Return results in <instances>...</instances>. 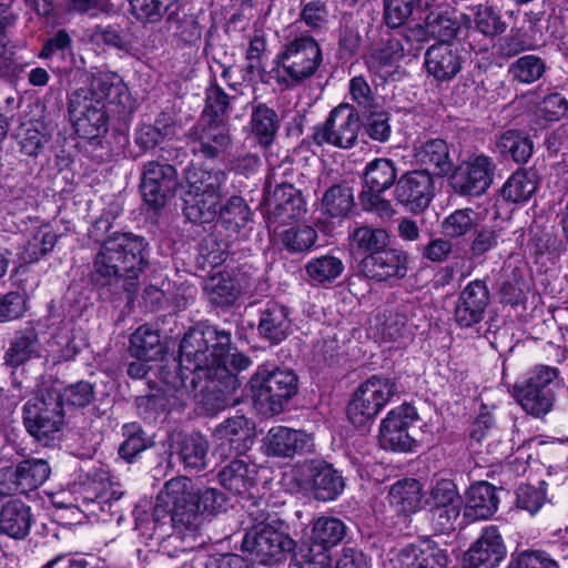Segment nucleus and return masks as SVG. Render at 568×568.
Listing matches in <instances>:
<instances>
[{
    "label": "nucleus",
    "instance_id": "obj_1",
    "mask_svg": "<svg viewBox=\"0 0 568 568\" xmlns=\"http://www.w3.org/2000/svg\"><path fill=\"white\" fill-rule=\"evenodd\" d=\"M144 239L133 233H113L101 244L93 261V276L101 285L125 281V291L134 293L135 280L148 266Z\"/></svg>",
    "mask_w": 568,
    "mask_h": 568
},
{
    "label": "nucleus",
    "instance_id": "obj_2",
    "mask_svg": "<svg viewBox=\"0 0 568 568\" xmlns=\"http://www.w3.org/2000/svg\"><path fill=\"white\" fill-rule=\"evenodd\" d=\"M164 501L170 508L173 530L182 539H195L203 514L219 513L224 496L214 488L195 489L186 477H176L165 484Z\"/></svg>",
    "mask_w": 568,
    "mask_h": 568
},
{
    "label": "nucleus",
    "instance_id": "obj_3",
    "mask_svg": "<svg viewBox=\"0 0 568 568\" xmlns=\"http://www.w3.org/2000/svg\"><path fill=\"white\" fill-rule=\"evenodd\" d=\"M276 81L285 88L301 85L311 79L323 62V52L317 40L303 33L286 40L274 60Z\"/></svg>",
    "mask_w": 568,
    "mask_h": 568
},
{
    "label": "nucleus",
    "instance_id": "obj_4",
    "mask_svg": "<svg viewBox=\"0 0 568 568\" xmlns=\"http://www.w3.org/2000/svg\"><path fill=\"white\" fill-rule=\"evenodd\" d=\"M255 408L265 416L276 415L298 389V378L291 369L260 367L250 381Z\"/></svg>",
    "mask_w": 568,
    "mask_h": 568
},
{
    "label": "nucleus",
    "instance_id": "obj_5",
    "mask_svg": "<svg viewBox=\"0 0 568 568\" xmlns=\"http://www.w3.org/2000/svg\"><path fill=\"white\" fill-rule=\"evenodd\" d=\"M231 344L227 332L213 327L192 328L185 333L180 345V365L189 371H205L211 377L214 362L222 361L223 351Z\"/></svg>",
    "mask_w": 568,
    "mask_h": 568
},
{
    "label": "nucleus",
    "instance_id": "obj_6",
    "mask_svg": "<svg viewBox=\"0 0 568 568\" xmlns=\"http://www.w3.org/2000/svg\"><path fill=\"white\" fill-rule=\"evenodd\" d=\"M65 410L55 390H45L29 399L23 407V422L28 433L38 442L48 444L64 426Z\"/></svg>",
    "mask_w": 568,
    "mask_h": 568
},
{
    "label": "nucleus",
    "instance_id": "obj_7",
    "mask_svg": "<svg viewBox=\"0 0 568 568\" xmlns=\"http://www.w3.org/2000/svg\"><path fill=\"white\" fill-rule=\"evenodd\" d=\"M396 393L397 385L393 379L377 375L369 377L357 387L348 404L351 423L356 427L372 423Z\"/></svg>",
    "mask_w": 568,
    "mask_h": 568
},
{
    "label": "nucleus",
    "instance_id": "obj_8",
    "mask_svg": "<svg viewBox=\"0 0 568 568\" xmlns=\"http://www.w3.org/2000/svg\"><path fill=\"white\" fill-rule=\"evenodd\" d=\"M560 384L559 371L550 366H538L521 384L514 386V397L525 412L541 417L554 405V387Z\"/></svg>",
    "mask_w": 568,
    "mask_h": 568
},
{
    "label": "nucleus",
    "instance_id": "obj_9",
    "mask_svg": "<svg viewBox=\"0 0 568 568\" xmlns=\"http://www.w3.org/2000/svg\"><path fill=\"white\" fill-rule=\"evenodd\" d=\"M361 130L356 110L347 103L334 108L326 121L314 129L313 140L317 145H332L339 149L353 148Z\"/></svg>",
    "mask_w": 568,
    "mask_h": 568
},
{
    "label": "nucleus",
    "instance_id": "obj_10",
    "mask_svg": "<svg viewBox=\"0 0 568 568\" xmlns=\"http://www.w3.org/2000/svg\"><path fill=\"white\" fill-rule=\"evenodd\" d=\"M416 409L407 404L390 409L381 420L378 442L382 448L394 452H410L416 440L410 428L417 420Z\"/></svg>",
    "mask_w": 568,
    "mask_h": 568
},
{
    "label": "nucleus",
    "instance_id": "obj_11",
    "mask_svg": "<svg viewBox=\"0 0 568 568\" xmlns=\"http://www.w3.org/2000/svg\"><path fill=\"white\" fill-rule=\"evenodd\" d=\"M495 165L486 155H471L450 174V185L460 195L479 196L489 189Z\"/></svg>",
    "mask_w": 568,
    "mask_h": 568
},
{
    "label": "nucleus",
    "instance_id": "obj_12",
    "mask_svg": "<svg viewBox=\"0 0 568 568\" xmlns=\"http://www.w3.org/2000/svg\"><path fill=\"white\" fill-rule=\"evenodd\" d=\"M89 91H73L69 98V113L77 133L84 139H97L108 131L105 105L88 99Z\"/></svg>",
    "mask_w": 568,
    "mask_h": 568
},
{
    "label": "nucleus",
    "instance_id": "obj_13",
    "mask_svg": "<svg viewBox=\"0 0 568 568\" xmlns=\"http://www.w3.org/2000/svg\"><path fill=\"white\" fill-rule=\"evenodd\" d=\"M294 540L271 526L257 525L250 529L242 541V549L253 555L261 564L280 560L294 549Z\"/></svg>",
    "mask_w": 568,
    "mask_h": 568
},
{
    "label": "nucleus",
    "instance_id": "obj_14",
    "mask_svg": "<svg viewBox=\"0 0 568 568\" xmlns=\"http://www.w3.org/2000/svg\"><path fill=\"white\" fill-rule=\"evenodd\" d=\"M178 185V172L173 165L155 161L144 165L141 194L152 209L164 206L166 201L174 196Z\"/></svg>",
    "mask_w": 568,
    "mask_h": 568
},
{
    "label": "nucleus",
    "instance_id": "obj_15",
    "mask_svg": "<svg viewBox=\"0 0 568 568\" xmlns=\"http://www.w3.org/2000/svg\"><path fill=\"white\" fill-rule=\"evenodd\" d=\"M397 171L388 159H375L371 161L364 172L366 190L361 194V202L365 210L376 212H389L390 204L379 194L388 190L395 182Z\"/></svg>",
    "mask_w": 568,
    "mask_h": 568
},
{
    "label": "nucleus",
    "instance_id": "obj_16",
    "mask_svg": "<svg viewBox=\"0 0 568 568\" xmlns=\"http://www.w3.org/2000/svg\"><path fill=\"white\" fill-rule=\"evenodd\" d=\"M427 504L442 531L454 528V524L460 515L463 500L453 480L437 479L430 488Z\"/></svg>",
    "mask_w": 568,
    "mask_h": 568
},
{
    "label": "nucleus",
    "instance_id": "obj_17",
    "mask_svg": "<svg viewBox=\"0 0 568 568\" xmlns=\"http://www.w3.org/2000/svg\"><path fill=\"white\" fill-rule=\"evenodd\" d=\"M358 267L365 277L375 281L403 278L407 273L408 256L404 251L385 247L378 252L366 254Z\"/></svg>",
    "mask_w": 568,
    "mask_h": 568
},
{
    "label": "nucleus",
    "instance_id": "obj_18",
    "mask_svg": "<svg viewBox=\"0 0 568 568\" xmlns=\"http://www.w3.org/2000/svg\"><path fill=\"white\" fill-rule=\"evenodd\" d=\"M213 440L216 445V452L221 456L231 453H245L253 444V429L250 420L244 416L226 419L215 428Z\"/></svg>",
    "mask_w": 568,
    "mask_h": 568
},
{
    "label": "nucleus",
    "instance_id": "obj_19",
    "mask_svg": "<svg viewBox=\"0 0 568 568\" xmlns=\"http://www.w3.org/2000/svg\"><path fill=\"white\" fill-rule=\"evenodd\" d=\"M506 547L497 527L483 530L478 540L464 555L465 568H495L504 559Z\"/></svg>",
    "mask_w": 568,
    "mask_h": 568
},
{
    "label": "nucleus",
    "instance_id": "obj_20",
    "mask_svg": "<svg viewBox=\"0 0 568 568\" xmlns=\"http://www.w3.org/2000/svg\"><path fill=\"white\" fill-rule=\"evenodd\" d=\"M395 192L397 200L409 211H423L434 195L433 179L426 171L408 172L399 179Z\"/></svg>",
    "mask_w": 568,
    "mask_h": 568
},
{
    "label": "nucleus",
    "instance_id": "obj_21",
    "mask_svg": "<svg viewBox=\"0 0 568 568\" xmlns=\"http://www.w3.org/2000/svg\"><path fill=\"white\" fill-rule=\"evenodd\" d=\"M303 486L311 490L317 500H334L344 489L342 475L331 465L312 463L303 470Z\"/></svg>",
    "mask_w": 568,
    "mask_h": 568
},
{
    "label": "nucleus",
    "instance_id": "obj_22",
    "mask_svg": "<svg viewBox=\"0 0 568 568\" xmlns=\"http://www.w3.org/2000/svg\"><path fill=\"white\" fill-rule=\"evenodd\" d=\"M263 443L265 453L276 457H292L295 454L308 452L314 446L311 434L286 426L272 427Z\"/></svg>",
    "mask_w": 568,
    "mask_h": 568
},
{
    "label": "nucleus",
    "instance_id": "obj_23",
    "mask_svg": "<svg viewBox=\"0 0 568 568\" xmlns=\"http://www.w3.org/2000/svg\"><path fill=\"white\" fill-rule=\"evenodd\" d=\"M489 302V293L481 281L468 283L455 305V320L459 326L470 327L479 323Z\"/></svg>",
    "mask_w": 568,
    "mask_h": 568
},
{
    "label": "nucleus",
    "instance_id": "obj_24",
    "mask_svg": "<svg viewBox=\"0 0 568 568\" xmlns=\"http://www.w3.org/2000/svg\"><path fill=\"white\" fill-rule=\"evenodd\" d=\"M204 123L195 128L192 135L195 143L194 153L206 159H214L231 144L227 125L222 120H202Z\"/></svg>",
    "mask_w": 568,
    "mask_h": 568
},
{
    "label": "nucleus",
    "instance_id": "obj_25",
    "mask_svg": "<svg viewBox=\"0 0 568 568\" xmlns=\"http://www.w3.org/2000/svg\"><path fill=\"white\" fill-rule=\"evenodd\" d=\"M425 67L436 80L448 81L460 71L462 57L454 44L439 42L427 49Z\"/></svg>",
    "mask_w": 568,
    "mask_h": 568
},
{
    "label": "nucleus",
    "instance_id": "obj_26",
    "mask_svg": "<svg viewBox=\"0 0 568 568\" xmlns=\"http://www.w3.org/2000/svg\"><path fill=\"white\" fill-rule=\"evenodd\" d=\"M393 561L394 568H446L448 556L445 550L424 542L403 548Z\"/></svg>",
    "mask_w": 568,
    "mask_h": 568
},
{
    "label": "nucleus",
    "instance_id": "obj_27",
    "mask_svg": "<svg viewBox=\"0 0 568 568\" xmlns=\"http://www.w3.org/2000/svg\"><path fill=\"white\" fill-rule=\"evenodd\" d=\"M498 501L493 485L486 481L476 483L467 490L464 515L469 520L487 519L496 513Z\"/></svg>",
    "mask_w": 568,
    "mask_h": 568
},
{
    "label": "nucleus",
    "instance_id": "obj_28",
    "mask_svg": "<svg viewBox=\"0 0 568 568\" xmlns=\"http://www.w3.org/2000/svg\"><path fill=\"white\" fill-rule=\"evenodd\" d=\"M221 199V190H210L205 193L184 192V214L192 222L209 223L216 217Z\"/></svg>",
    "mask_w": 568,
    "mask_h": 568
},
{
    "label": "nucleus",
    "instance_id": "obj_29",
    "mask_svg": "<svg viewBox=\"0 0 568 568\" xmlns=\"http://www.w3.org/2000/svg\"><path fill=\"white\" fill-rule=\"evenodd\" d=\"M75 91H89L88 99L109 103H122L126 95V87L121 78L115 73L100 72L94 74L89 85L77 89Z\"/></svg>",
    "mask_w": 568,
    "mask_h": 568
},
{
    "label": "nucleus",
    "instance_id": "obj_30",
    "mask_svg": "<svg viewBox=\"0 0 568 568\" xmlns=\"http://www.w3.org/2000/svg\"><path fill=\"white\" fill-rule=\"evenodd\" d=\"M422 485L417 479L405 478L394 483L388 490V505L397 513H416L422 503Z\"/></svg>",
    "mask_w": 568,
    "mask_h": 568
},
{
    "label": "nucleus",
    "instance_id": "obj_31",
    "mask_svg": "<svg viewBox=\"0 0 568 568\" xmlns=\"http://www.w3.org/2000/svg\"><path fill=\"white\" fill-rule=\"evenodd\" d=\"M31 524V509L22 501L10 500L0 511V531L11 538H24L30 530Z\"/></svg>",
    "mask_w": 568,
    "mask_h": 568
},
{
    "label": "nucleus",
    "instance_id": "obj_32",
    "mask_svg": "<svg viewBox=\"0 0 568 568\" xmlns=\"http://www.w3.org/2000/svg\"><path fill=\"white\" fill-rule=\"evenodd\" d=\"M266 207L276 220H292L302 212V199L291 184L276 186L272 194L266 196Z\"/></svg>",
    "mask_w": 568,
    "mask_h": 568
},
{
    "label": "nucleus",
    "instance_id": "obj_33",
    "mask_svg": "<svg viewBox=\"0 0 568 568\" xmlns=\"http://www.w3.org/2000/svg\"><path fill=\"white\" fill-rule=\"evenodd\" d=\"M404 53L405 49L400 40L389 39L367 57V68L372 74L386 80L394 73L396 63L404 57Z\"/></svg>",
    "mask_w": 568,
    "mask_h": 568
},
{
    "label": "nucleus",
    "instance_id": "obj_34",
    "mask_svg": "<svg viewBox=\"0 0 568 568\" xmlns=\"http://www.w3.org/2000/svg\"><path fill=\"white\" fill-rule=\"evenodd\" d=\"M41 356V343L34 328L18 332L4 354V363L10 367H19Z\"/></svg>",
    "mask_w": 568,
    "mask_h": 568
},
{
    "label": "nucleus",
    "instance_id": "obj_35",
    "mask_svg": "<svg viewBox=\"0 0 568 568\" xmlns=\"http://www.w3.org/2000/svg\"><path fill=\"white\" fill-rule=\"evenodd\" d=\"M58 241V234L48 223H43L29 231L27 242L19 253L23 263H33L45 256L53 250Z\"/></svg>",
    "mask_w": 568,
    "mask_h": 568
},
{
    "label": "nucleus",
    "instance_id": "obj_36",
    "mask_svg": "<svg viewBox=\"0 0 568 568\" xmlns=\"http://www.w3.org/2000/svg\"><path fill=\"white\" fill-rule=\"evenodd\" d=\"M417 161L425 166L423 171L435 175H446L452 171L448 145L444 140L425 142L416 153Z\"/></svg>",
    "mask_w": 568,
    "mask_h": 568
},
{
    "label": "nucleus",
    "instance_id": "obj_37",
    "mask_svg": "<svg viewBox=\"0 0 568 568\" xmlns=\"http://www.w3.org/2000/svg\"><path fill=\"white\" fill-rule=\"evenodd\" d=\"M342 258L333 254H323L310 258L304 266L307 280L316 285L334 283L344 272Z\"/></svg>",
    "mask_w": 568,
    "mask_h": 568
},
{
    "label": "nucleus",
    "instance_id": "obj_38",
    "mask_svg": "<svg viewBox=\"0 0 568 568\" xmlns=\"http://www.w3.org/2000/svg\"><path fill=\"white\" fill-rule=\"evenodd\" d=\"M174 449L185 468H205L209 443L203 435L193 433L181 436Z\"/></svg>",
    "mask_w": 568,
    "mask_h": 568
},
{
    "label": "nucleus",
    "instance_id": "obj_39",
    "mask_svg": "<svg viewBox=\"0 0 568 568\" xmlns=\"http://www.w3.org/2000/svg\"><path fill=\"white\" fill-rule=\"evenodd\" d=\"M255 469L244 460L234 459L219 473L222 486L234 494L246 493L255 481Z\"/></svg>",
    "mask_w": 568,
    "mask_h": 568
},
{
    "label": "nucleus",
    "instance_id": "obj_40",
    "mask_svg": "<svg viewBox=\"0 0 568 568\" xmlns=\"http://www.w3.org/2000/svg\"><path fill=\"white\" fill-rule=\"evenodd\" d=\"M13 468L18 477V485L21 486V493L37 489L47 481L51 474L49 463L42 458L24 459Z\"/></svg>",
    "mask_w": 568,
    "mask_h": 568
},
{
    "label": "nucleus",
    "instance_id": "obj_41",
    "mask_svg": "<svg viewBox=\"0 0 568 568\" xmlns=\"http://www.w3.org/2000/svg\"><path fill=\"white\" fill-rule=\"evenodd\" d=\"M348 241L352 252L371 254L385 248L389 236L383 229L359 225L349 233Z\"/></svg>",
    "mask_w": 568,
    "mask_h": 568
},
{
    "label": "nucleus",
    "instance_id": "obj_42",
    "mask_svg": "<svg viewBox=\"0 0 568 568\" xmlns=\"http://www.w3.org/2000/svg\"><path fill=\"white\" fill-rule=\"evenodd\" d=\"M290 326L286 308L273 304L263 312L258 331L263 337L276 344L287 336Z\"/></svg>",
    "mask_w": 568,
    "mask_h": 568
},
{
    "label": "nucleus",
    "instance_id": "obj_43",
    "mask_svg": "<svg viewBox=\"0 0 568 568\" xmlns=\"http://www.w3.org/2000/svg\"><path fill=\"white\" fill-rule=\"evenodd\" d=\"M250 124L257 142L262 146H268L278 129L277 114L265 104H258L252 111Z\"/></svg>",
    "mask_w": 568,
    "mask_h": 568
},
{
    "label": "nucleus",
    "instance_id": "obj_44",
    "mask_svg": "<svg viewBox=\"0 0 568 568\" xmlns=\"http://www.w3.org/2000/svg\"><path fill=\"white\" fill-rule=\"evenodd\" d=\"M163 351L160 335L146 325L135 329L130 339V353L138 359L153 361Z\"/></svg>",
    "mask_w": 568,
    "mask_h": 568
},
{
    "label": "nucleus",
    "instance_id": "obj_45",
    "mask_svg": "<svg viewBox=\"0 0 568 568\" xmlns=\"http://www.w3.org/2000/svg\"><path fill=\"white\" fill-rule=\"evenodd\" d=\"M222 361L214 362V368L210 379H224L225 386L235 388L236 379L233 372L246 369L251 365V359L240 353H230V345L224 348Z\"/></svg>",
    "mask_w": 568,
    "mask_h": 568
},
{
    "label": "nucleus",
    "instance_id": "obj_46",
    "mask_svg": "<svg viewBox=\"0 0 568 568\" xmlns=\"http://www.w3.org/2000/svg\"><path fill=\"white\" fill-rule=\"evenodd\" d=\"M345 535V524L334 517H320L312 528V541L327 549L337 546Z\"/></svg>",
    "mask_w": 568,
    "mask_h": 568
},
{
    "label": "nucleus",
    "instance_id": "obj_47",
    "mask_svg": "<svg viewBox=\"0 0 568 568\" xmlns=\"http://www.w3.org/2000/svg\"><path fill=\"white\" fill-rule=\"evenodd\" d=\"M204 291L212 303L230 305L239 297L241 288L229 274L219 273L205 282Z\"/></svg>",
    "mask_w": 568,
    "mask_h": 568
},
{
    "label": "nucleus",
    "instance_id": "obj_48",
    "mask_svg": "<svg viewBox=\"0 0 568 568\" xmlns=\"http://www.w3.org/2000/svg\"><path fill=\"white\" fill-rule=\"evenodd\" d=\"M546 71V62L538 55L526 54L509 64L508 75L511 80L530 84L538 81Z\"/></svg>",
    "mask_w": 568,
    "mask_h": 568
},
{
    "label": "nucleus",
    "instance_id": "obj_49",
    "mask_svg": "<svg viewBox=\"0 0 568 568\" xmlns=\"http://www.w3.org/2000/svg\"><path fill=\"white\" fill-rule=\"evenodd\" d=\"M226 174L221 170H207L203 168H187L185 170V192H206L221 190L225 183Z\"/></svg>",
    "mask_w": 568,
    "mask_h": 568
},
{
    "label": "nucleus",
    "instance_id": "obj_50",
    "mask_svg": "<svg viewBox=\"0 0 568 568\" xmlns=\"http://www.w3.org/2000/svg\"><path fill=\"white\" fill-rule=\"evenodd\" d=\"M537 187L536 175L528 171H516L503 186V196L514 203L526 202Z\"/></svg>",
    "mask_w": 568,
    "mask_h": 568
},
{
    "label": "nucleus",
    "instance_id": "obj_51",
    "mask_svg": "<svg viewBox=\"0 0 568 568\" xmlns=\"http://www.w3.org/2000/svg\"><path fill=\"white\" fill-rule=\"evenodd\" d=\"M477 226V214L471 209H459L440 222V232L447 239H458L469 234Z\"/></svg>",
    "mask_w": 568,
    "mask_h": 568
},
{
    "label": "nucleus",
    "instance_id": "obj_52",
    "mask_svg": "<svg viewBox=\"0 0 568 568\" xmlns=\"http://www.w3.org/2000/svg\"><path fill=\"white\" fill-rule=\"evenodd\" d=\"M353 207V194L346 186L334 185L322 199V212L328 217H345Z\"/></svg>",
    "mask_w": 568,
    "mask_h": 568
},
{
    "label": "nucleus",
    "instance_id": "obj_53",
    "mask_svg": "<svg viewBox=\"0 0 568 568\" xmlns=\"http://www.w3.org/2000/svg\"><path fill=\"white\" fill-rule=\"evenodd\" d=\"M217 213L223 224L233 231L245 226L251 219V210L241 196H231Z\"/></svg>",
    "mask_w": 568,
    "mask_h": 568
},
{
    "label": "nucleus",
    "instance_id": "obj_54",
    "mask_svg": "<svg viewBox=\"0 0 568 568\" xmlns=\"http://www.w3.org/2000/svg\"><path fill=\"white\" fill-rule=\"evenodd\" d=\"M497 146L501 153L510 155L518 163L527 162L532 154L531 141L511 130L500 136Z\"/></svg>",
    "mask_w": 568,
    "mask_h": 568
},
{
    "label": "nucleus",
    "instance_id": "obj_55",
    "mask_svg": "<svg viewBox=\"0 0 568 568\" xmlns=\"http://www.w3.org/2000/svg\"><path fill=\"white\" fill-rule=\"evenodd\" d=\"M280 237L287 251L298 253L310 250L315 244L317 234L313 227L303 225L282 231Z\"/></svg>",
    "mask_w": 568,
    "mask_h": 568
},
{
    "label": "nucleus",
    "instance_id": "obj_56",
    "mask_svg": "<svg viewBox=\"0 0 568 568\" xmlns=\"http://www.w3.org/2000/svg\"><path fill=\"white\" fill-rule=\"evenodd\" d=\"M428 32L440 42L456 37L459 24L447 11H432L427 14Z\"/></svg>",
    "mask_w": 568,
    "mask_h": 568
},
{
    "label": "nucleus",
    "instance_id": "obj_57",
    "mask_svg": "<svg viewBox=\"0 0 568 568\" xmlns=\"http://www.w3.org/2000/svg\"><path fill=\"white\" fill-rule=\"evenodd\" d=\"M123 434L126 437L119 449L120 456L131 463L136 455L145 450L150 443L136 424H129L123 427Z\"/></svg>",
    "mask_w": 568,
    "mask_h": 568
},
{
    "label": "nucleus",
    "instance_id": "obj_58",
    "mask_svg": "<svg viewBox=\"0 0 568 568\" xmlns=\"http://www.w3.org/2000/svg\"><path fill=\"white\" fill-rule=\"evenodd\" d=\"M178 0H131L133 16L142 22H156Z\"/></svg>",
    "mask_w": 568,
    "mask_h": 568
},
{
    "label": "nucleus",
    "instance_id": "obj_59",
    "mask_svg": "<svg viewBox=\"0 0 568 568\" xmlns=\"http://www.w3.org/2000/svg\"><path fill=\"white\" fill-rule=\"evenodd\" d=\"M58 400L61 402L62 408L84 407L89 405L94 397L93 387L88 382H79L65 387L62 392H55Z\"/></svg>",
    "mask_w": 568,
    "mask_h": 568
},
{
    "label": "nucleus",
    "instance_id": "obj_60",
    "mask_svg": "<svg viewBox=\"0 0 568 568\" xmlns=\"http://www.w3.org/2000/svg\"><path fill=\"white\" fill-rule=\"evenodd\" d=\"M301 20L312 30L324 29L329 22V11L324 1L313 0L302 7Z\"/></svg>",
    "mask_w": 568,
    "mask_h": 568
},
{
    "label": "nucleus",
    "instance_id": "obj_61",
    "mask_svg": "<svg viewBox=\"0 0 568 568\" xmlns=\"http://www.w3.org/2000/svg\"><path fill=\"white\" fill-rule=\"evenodd\" d=\"M415 0H385V21L390 28L403 26L412 16Z\"/></svg>",
    "mask_w": 568,
    "mask_h": 568
},
{
    "label": "nucleus",
    "instance_id": "obj_62",
    "mask_svg": "<svg viewBox=\"0 0 568 568\" xmlns=\"http://www.w3.org/2000/svg\"><path fill=\"white\" fill-rule=\"evenodd\" d=\"M475 22L477 29L486 36L500 34L506 30V23L501 21L499 14L487 6H478Z\"/></svg>",
    "mask_w": 568,
    "mask_h": 568
},
{
    "label": "nucleus",
    "instance_id": "obj_63",
    "mask_svg": "<svg viewBox=\"0 0 568 568\" xmlns=\"http://www.w3.org/2000/svg\"><path fill=\"white\" fill-rule=\"evenodd\" d=\"M27 311V298L18 292H10L0 298V323L14 321Z\"/></svg>",
    "mask_w": 568,
    "mask_h": 568
},
{
    "label": "nucleus",
    "instance_id": "obj_64",
    "mask_svg": "<svg viewBox=\"0 0 568 568\" xmlns=\"http://www.w3.org/2000/svg\"><path fill=\"white\" fill-rule=\"evenodd\" d=\"M301 568H331L332 567V558L329 554V549L317 546V544L313 542L304 550H302Z\"/></svg>",
    "mask_w": 568,
    "mask_h": 568
}]
</instances>
